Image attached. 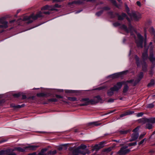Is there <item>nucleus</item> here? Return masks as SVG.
Here are the masks:
<instances>
[{
  "label": "nucleus",
  "instance_id": "f257e3e1",
  "mask_svg": "<svg viewBox=\"0 0 155 155\" xmlns=\"http://www.w3.org/2000/svg\"><path fill=\"white\" fill-rule=\"evenodd\" d=\"M126 82L122 81L117 82V84L113 87H111L107 91V94L108 96L111 97L113 95L114 91H118L121 88L123 84Z\"/></svg>",
  "mask_w": 155,
  "mask_h": 155
},
{
  "label": "nucleus",
  "instance_id": "f03ea898",
  "mask_svg": "<svg viewBox=\"0 0 155 155\" xmlns=\"http://www.w3.org/2000/svg\"><path fill=\"white\" fill-rule=\"evenodd\" d=\"M43 16V13L40 11L37 12L35 15L33 14H31L29 16H26L23 18V20L28 21V23H30L33 22V20H35L38 18L41 17Z\"/></svg>",
  "mask_w": 155,
  "mask_h": 155
},
{
  "label": "nucleus",
  "instance_id": "7ed1b4c3",
  "mask_svg": "<svg viewBox=\"0 0 155 155\" xmlns=\"http://www.w3.org/2000/svg\"><path fill=\"white\" fill-rule=\"evenodd\" d=\"M128 147V146L122 147L118 151L117 153V154L119 155H126L130 151V149H127Z\"/></svg>",
  "mask_w": 155,
  "mask_h": 155
},
{
  "label": "nucleus",
  "instance_id": "20e7f679",
  "mask_svg": "<svg viewBox=\"0 0 155 155\" xmlns=\"http://www.w3.org/2000/svg\"><path fill=\"white\" fill-rule=\"evenodd\" d=\"M86 152L85 151L83 150L78 147L73 150V155H74V154L78 155V154H81L83 155H85L87 153H90V152L89 150H86Z\"/></svg>",
  "mask_w": 155,
  "mask_h": 155
},
{
  "label": "nucleus",
  "instance_id": "39448f33",
  "mask_svg": "<svg viewBox=\"0 0 155 155\" xmlns=\"http://www.w3.org/2000/svg\"><path fill=\"white\" fill-rule=\"evenodd\" d=\"M137 36L139 40L137 41V46L138 47L140 48H143V37L140 34L138 33Z\"/></svg>",
  "mask_w": 155,
  "mask_h": 155
},
{
  "label": "nucleus",
  "instance_id": "423d86ee",
  "mask_svg": "<svg viewBox=\"0 0 155 155\" xmlns=\"http://www.w3.org/2000/svg\"><path fill=\"white\" fill-rule=\"evenodd\" d=\"M80 101L83 103L79 104L80 106H85L91 104V100L88 98H83Z\"/></svg>",
  "mask_w": 155,
  "mask_h": 155
},
{
  "label": "nucleus",
  "instance_id": "0eeeda50",
  "mask_svg": "<svg viewBox=\"0 0 155 155\" xmlns=\"http://www.w3.org/2000/svg\"><path fill=\"white\" fill-rule=\"evenodd\" d=\"M8 22L5 21V18H0V28H6L8 27Z\"/></svg>",
  "mask_w": 155,
  "mask_h": 155
},
{
  "label": "nucleus",
  "instance_id": "6e6552de",
  "mask_svg": "<svg viewBox=\"0 0 155 155\" xmlns=\"http://www.w3.org/2000/svg\"><path fill=\"white\" fill-rule=\"evenodd\" d=\"M91 104H94L98 103L100 101H102V99L99 96L95 97L93 99H91Z\"/></svg>",
  "mask_w": 155,
  "mask_h": 155
},
{
  "label": "nucleus",
  "instance_id": "1a4fd4ad",
  "mask_svg": "<svg viewBox=\"0 0 155 155\" xmlns=\"http://www.w3.org/2000/svg\"><path fill=\"white\" fill-rule=\"evenodd\" d=\"M135 20L137 21L141 18V15L139 13L136 14L134 12H132L131 14L130 15Z\"/></svg>",
  "mask_w": 155,
  "mask_h": 155
},
{
  "label": "nucleus",
  "instance_id": "9d476101",
  "mask_svg": "<svg viewBox=\"0 0 155 155\" xmlns=\"http://www.w3.org/2000/svg\"><path fill=\"white\" fill-rule=\"evenodd\" d=\"M139 137V134L138 132H135L133 133L131 136V138H130L129 141L131 142L137 140Z\"/></svg>",
  "mask_w": 155,
  "mask_h": 155
},
{
  "label": "nucleus",
  "instance_id": "9b49d317",
  "mask_svg": "<svg viewBox=\"0 0 155 155\" xmlns=\"http://www.w3.org/2000/svg\"><path fill=\"white\" fill-rule=\"evenodd\" d=\"M47 10L51 11L57 10L56 9L53 8L52 6H49L48 5H46L43 7L41 8L42 10Z\"/></svg>",
  "mask_w": 155,
  "mask_h": 155
},
{
  "label": "nucleus",
  "instance_id": "f8f14e48",
  "mask_svg": "<svg viewBox=\"0 0 155 155\" xmlns=\"http://www.w3.org/2000/svg\"><path fill=\"white\" fill-rule=\"evenodd\" d=\"M115 147V146H113L110 147L108 148H106L103 149L102 152L106 153H108L112 150Z\"/></svg>",
  "mask_w": 155,
  "mask_h": 155
},
{
  "label": "nucleus",
  "instance_id": "ddd939ff",
  "mask_svg": "<svg viewBox=\"0 0 155 155\" xmlns=\"http://www.w3.org/2000/svg\"><path fill=\"white\" fill-rule=\"evenodd\" d=\"M39 146H38L30 145L25 147V148L28 149L30 150H35Z\"/></svg>",
  "mask_w": 155,
  "mask_h": 155
},
{
  "label": "nucleus",
  "instance_id": "4468645a",
  "mask_svg": "<svg viewBox=\"0 0 155 155\" xmlns=\"http://www.w3.org/2000/svg\"><path fill=\"white\" fill-rule=\"evenodd\" d=\"M85 1H83L82 0H78L74 1L72 2H70L68 3V5H71L73 4H75L78 5H80L83 4L84 2Z\"/></svg>",
  "mask_w": 155,
  "mask_h": 155
},
{
  "label": "nucleus",
  "instance_id": "2eb2a0df",
  "mask_svg": "<svg viewBox=\"0 0 155 155\" xmlns=\"http://www.w3.org/2000/svg\"><path fill=\"white\" fill-rule=\"evenodd\" d=\"M135 58L137 66L140 67L141 62L140 61L139 57L137 55H135Z\"/></svg>",
  "mask_w": 155,
  "mask_h": 155
},
{
  "label": "nucleus",
  "instance_id": "dca6fc26",
  "mask_svg": "<svg viewBox=\"0 0 155 155\" xmlns=\"http://www.w3.org/2000/svg\"><path fill=\"white\" fill-rule=\"evenodd\" d=\"M149 58L150 61L152 62H155V58L153 56V52L150 53Z\"/></svg>",
  "mask_w": 155,
  "mask_h": 155
},
{
  "label": "nucleus",
  "instance_id": "f3484780",
  "mask_svg": "<svg viewBox=\"0 0 155 155\" xmlns=\"http://www.w3.org/2000/svg\"><path fill=\"white\" fill-rule=\"evenodd\" d=\"M153 126L152 124L150 122H147L146 124L145 128L148 129H151L153 128Z\"/></svg>",
  "mask_w": 155,
  "mask_h": 155
},
{
  "label": "nucleus",
  "instance_id": "a211bd4d",
  "mask_svg": "<svg viewBox=\"0 0 155 155\" xmlns=\"http://www.w3.org/2000/svg\"><path fill=\"white\" fill-rule=\"evenodd\" d=\"M139 122L142 124H144L148 122L147 118H143L139 120Z\"/></svg>",
  "mask_w": 155,
  "mask_h": 155
},
{
  "label": "nucleus",
  "instance_id": "6ab92c4d",
  "mask_svg": "<svg viewBox=\"0 0 155 155\" xmlns=\"http://www.w3.org/2000/svg\"><path fill=\"white\" fill-rule=\"evenodd\" d=\"M127 17V15L124 13H122L121 15H119L118 16V20H122L124 19V18Z\"/></svg>",
  "mask_w": 155,
  "mask_h": 155
},
{
  "label": "nucleus",
  "instance_id": "aec40b11",
  "mask_svg": "<svg viewBox=\"0 0 155 155\" xmlns=\"http://www.w3.org/2000/svg\"><path fill=\"white\" fill-rule=\"evenodd\" d=\"M148 57V55L147 51L144 52L142 54V57L144 60H147Z\"/></svg>",
  "mask_w": 155,
  "mask_h": 155
},
{
  "label": "nucleus",
  "instance_id": "412c9836",
  "mask_svg": "<svg viewBox=\"0 0 155 155\" xmlns=\"http://www.w3.org/2000/svg\"><path fill=\"white\" fill-rule=\"evenodd\" d=\"M148 122H150L151 124L155 123V117H151L147 118Z\"/></svg>",
  "mask_w": 155,
  "mask_h": 155
},
{
  "label": "nucleus",
  "instance_id": "4be33fe9",
  "mask_svg": "<svg viewBox=\"0 0 155 155\" xmlns=\"http://www.w3.org/2000/svg\"><path fill=\"white\" fill-rule=\"evenodd\" d=\"M26 148H25V147L24 148H22L20 147H16L15 148V150H18L20 152H24Z\"/></svg>",
  "mask_w": 155,
  "mask_h": 155
},
{
  "label": "nucleus",
  "instance_id": "5701e85b",
  "mask_svg": "<svg viewBox=\"0 0 155 155\" xmlns=\"http://www.w3.org/2000/svg\"><path fill=\"white\" fill-rule=\"evenodd\" d=\"M142 71H146L147 70V65L145 61H143V64H142Z\"/></svg>",
  "mask_w": 155,
  "mask_h": 155
},
{
  "label": "nucleus",
  "instance_id": "b1692460",
  "mask_svg": "<svg viewBox=\"0 0 155 155\" xmlns=\"http://www.w3.org/2000/svg\"><path fill=\"white\" fill-rule=\"evenodd\" d=\"M129 87L126 84H125L124 87L123 92L124 93H126L128 91Z\"/></svg>",
  "mask_w": 155,
  "mask_h": 155
},
{
  "label": "nucleus",
  "instance_id": "393cba45",
  "mask_svg": "<svg viewBox=\"0 0 155 155\" xmlns=\"http://www.w3.org/2000/svg\"><path fill=\"white\" fill-rule=\"evenodd\" d=\"M102 148H103V146H100L99 144H97L94 146V149L97 151Z\"/></svg>",
  "mask_w": 155,
  "mask_h": 155
},
{
  "label": "nucleus",
  "instance_id": "a878e982",
  "mask_svg": "<svg viewBox=\"0 0 155 155\" xmlns=\"http://www.w3.org/2000/svg\"><path fill=\"white\" fill-rule=\"evenodd\" d=\"M143 73L142 72H141L138 75V80L136 81V82L138 83L139 82L140 80L143 77Z\"/></svg>",
  "mask_w": 155,
  "mask_h": 155
},
{
  "label": "nucleus",
  "instance_id": "bb28decb",
  "mask_svg": "<svg viewBox=\"0 0 155 155\" xmlns=\"http://www.w3.org/2000/svg\"><path fill=\"white\" fill-rule=\"evenodd\" d=\"M133 113H134L133 111H130V112H127L124 114H122L120 115V117H123L124 116H125L126 115L132 114Z\"/></svg>",
  "mask_w": 155,
  "mask_h": 155
},
{
  "label": "nucleus",
  "instance_id": "cd10ccee",
  "mask_svg": "<svg viewBox=\"0 0 155 155\" xmlns=\"http://www.w3.org/2000/svg\"><path fill=\"white\" fill-rule=\"evenodd\" d=\"M90 125H94L95 126H98L100 125L101 124V123H97V122H93L89 124Z\"/></svg>",
  "mask_w": 155,
  "mask_h": 155
},
{
  "label": "nucleus",
  "instance_id": "c85d7f7f",
  "mask_svg": "<svg viewBox=\"0 0 155 155\" xmlns=\"http://www.w3.org/2000/svg\"><path fill=\"white\" fill-rule=\"evenodd\" d=\"M120 74H115L111 75L110 76L111 78H117L119 77Z\"/></svg>",
  "mask_w": 155,
  "mask_h": 155
},
{
  "label": "nucleus",
  "instance_id": "c756f323",
  "mask_svg": "<svg viewBox=\"0 0 155 155\" xmlns=\"http://www.w3.org/2000/svg\"><path fill=\"white\" fill-rule=\"evenodd\" d=\"M154 81L153 80H151L150 82L148 84L147 86L148 87H151L153 86L154 85Z\"/></svg>",
  "mask_w": 155,
  "mask_h": 155
},
{
  "label": "nucleus",
  "instance_id": "7c9ffc66",
  "mask_svg": "<svg viewBox=\"0 0 155 155\" xmlns=\"http://www.w3.org/2000/svg\"><path fill=\"white\" fill-rule=\"evenodd\" d=\"M120 28L121 29H124L125 31H126L127 32H128V31L127 28V27L125 25H123L120 27Z\"/></svg>",
  "mask_w": 155,
  "mask_h": 155
},
{
  "label": "nucleus",
  "instance_id": "2f4dec72",
  "mask_svg": "<svg viewBox=\"0 0 155 155\" xmlns=\"http://www.w3.org/2000/svg\"><path fill=\"white\" fill-rule=\"evenodd\" d=\"M80 149H81L83 150L85 149L86 147L87 146L84 144H81L80 146H79L78 147Z\"/></svg>",
  "mask_w": 155,
  "mask_h": 155
},
{
  "label": "nucleus",
  "instance_id": "473e14b6",
  "mask_svg": "<svg viewBox=\"0 0 155 155\" xmlns=\"http://www.w3.org/2000/svg\"><path fill=\"white\" fill-rule=\"evenodd\" d=\"M68 99L71 101H75L77 100V98L75 97H68Z\"/></svg>",
  "mask_w": 155,
  "mask_h": 155
},
{
  "label": "nucleus",
  "instance_id": "72a5a7b5",
  "mask_svg": "<svg viewBox=\"0 0 155 155\" xmlns=\"http://www.w3.org/2000/svg\"><path fill=\"white\" fill-rule=\"evenodd\" d=\"M137 142H134L129 143L128 144V146L130 147L132 146H135L137 145Z\"/></svg>",
  "mask_w": 155,
  "mask_h": 155
},
{
  "label": "nucleus",
  "instance_id": "f704fd0d",
  "mask_svg": "<svg viewBox=\"0 0 155 155\" xmlns=\"http://www.w3.org/2000/svg\"><path fill=\"white\" fill-rule=\"evenodd\" d=\"M129 131V130H121L120 131V132L121 134H126Z\"/></svg>",
  "mask_w": 155,
  "mask_h": 155
},
{
  "label": "nucleus",
  "instance_id": "c9c22d12",
  "mask_svg": "<svg viewBox=\"0 0 155 155\" xmlns=\"http://www.w3.org/2000/svg\"><path fill=\"white\" fill-rule=\"evenodd\" d=\"M21 93H19L17 94H14L13 95V96L15 97H18L21 95Z\"/></svg>",
  "mask_w": 155,
  "mask_h": 155
},
{
  "label": "nucleus",
  "instance_id": "e433bc0d",
  "mask_svg": "<svg viewBox=\"0 0 155 155\" xmlns=\"http://www.w3.org/2000/svg\"><path fill=\"white\" fill-rule=\"evenodd\" d=\"M48 101L49 102H55L57 101V100L56 98H51L49 99Z\"/></svg>",
  "mask_w": 155,
  "mask_h": 155
},
{
  "label": "nucleus",
  "instance_id": "4c0bfd02",
  "mask_svg": "<svg viewBox=\"0 0 155 155\" xmlns=\"http://www.w3.org/2000/svg\"><path fill=\"white\" fill-rule=\"evenodd\" d=\"M37 95L38 97H44L46 95V94L44 93H39L37 94Z\"/></svg>",
  "mask_w": 155,
  "mask_h": 155
},
{
  "label": "nucleus",
  "instance_id": "58836bf2",
  "mask_svg": "<svg viewBox=\"0 0 155 155\" xmlns=\"http://www.w3.org/2000/svg\"><path fill=\"white\" fill-rule=\"evenodd\" d=\"M112 3L116 7H118V6L117 5V3L115 0H110Z\"/></svg>",
  "mask_w": 155,
  "mask_h": 155
},
{
  "label": "nucleus",
  "instance_id": "ea45409f",
  "mask_svg": "<svg viewBox=\"0 0 155 155\" xmlns=\"http://www.w3.org/2000/svg\"><path fill=\"white\" fill-rule=\"evenodd\" d=\"M103 11L102 10H101L99 12H97L96 13V15L97 16H99L102 14L103 13Z\"/></svg>",
  "mask_w": 155,
  "mask_h": 155
},
{
  "label": "nucleus",
  "instance_id": "a19ab883",
  "mask_svg": "<svg viewBox=\"0 0 155 155\" xmlns=\"http://www.w3.org/2000/svg\"><path fill=\"white\" fill-rule=\"evenodd\" d=\"M113 25L115 27H117L120 25V24L118 22H116L113 24Z\"/></svg>",
  "mask_w": 155,
  "mask_h": 155
},
{
  "label": "nucleus",
  "instance_id": "79ce46f5",
  "mask_svg": "<svg viewBox=\"0 0 155 155\" xmlns=\"http://www.w3.org/2000/svg\"><path fill=\"white\" fill-rule=\"evenodd\" d=\"M149 31L151 33H154V29L153 27H151L150 28Z\"/></svg>",
  "mask_w": 155,
  "mask_h": 155
},
{
  "label": "nucleus",
  "instance_id": "37998d69",
  "mask_svg": "<svg viewBox=\"0 0 155 155\" xmlns=\"http://www.w3.org/2000/svg\"><path fill=\"white\" fill-rule=\"evenodd\" d=\"M154 105L152 104H149L147 105V107L148 108H152L153 107Z\"/></svg>",
  "mask_w": 155,
  "mask_h": 155
},
{
  "label": "nucleus",
  "instance_id": "c03bdc74",
  "mask_svg": "<svg viewBox=\"0 0 155 155\" xmlns=\"http://www.w3.org/2000/svg\"><path fill=\"white\" fill-rule=\"evenodd\" d=\"M125 7L126 11L128 14V12H129L130 9L126 4H125Z\"/></svg>",
  "mask_w": 155,
  "mask_h": 155
},
{
  "label": "nucleus",
  "instance_id": "a18cd8bd",
  "mask_svg": "<svg viewBox=\"0 0 155 155\" xmlns=\"http://www.w3.org/2000/svg\"><path fill=\"white\" fill-rule=\"evenodd\" d=\"M22 105H21H21H18L16 106H13V104L11 105V106L12 107H15L16 108H21V107H22Z\"/></svg>",
  "mask_w": 155,
  "mask_h": 155
},
{
  "label": "nucleus",
  "instance_id": "49530a36",
  "mask_svg": "<svg viewBox=\"0 0 155 155\" xmlns=\"http://www.w3.org/2000/svg\"><path fill=\"white\" fill-rule=\"evenodd\" d=\"M146 138H144L139 143V145H140L142 143H143L145 141L146 142Z\"/></svg>",
  "mask_w": 155,
  "mask_h": 155
},
{
  "label": "nucleus",
  "instance_id": "de8ad7c7",
  "mask_svg": "<svg viewBox=\"0 0 155 155\" xmlns=\"http://www.w3.org/2000/svg\"><path fill=\"white\" fill-rule=\"evenodd\" d=\"M110 9V8L108 7H104L102 8V10L103 11L105 10V11H107L108 10Z\"/></svg>",
  "mask_w": 155,
  "mask_h": 155
},
{
  "label": "nucleus",
  "instance_id": "09e8293b",
  "mask_svg": "<svg viewBox=\"0 0 155 155\" xmlns=\"http://www.w3.org/2000/svg\"><path fill=\"white\" fill-rule=\"evenodd\" d=\"M143 114L142 112L138 113L137 114V116L138 117H141L143 115Z\"/></svg>",
  "mask_w": 155,
  "mask_h": 155
},
{
  "label": "nucleus",
  "instance_id": "8fccbe9b",
  "mask_svg": "<svg viewBox=\"0 0 155 155\" xmlns=\"http://www.w3.org/2000/svg\"><path fill=\"white\" fill-rule=\"evenodd\" d=\"M145 134L146 133H144L142 134H141L139 136V139H142L145 136Z\"/></svg>",
  "mask_w": 155,
  "mask_h": 155
},
{
  "label": "nucleus",
  "instance_id": "3c124183",
  "mask_svg": "<svg viewBox=\"0 0 155 155\" xmlns=\"http://www.w3.org/2000/svg\"><path fill=\"white\" fill-rule=\"evenodd\" d=\"M138 129H139V128H138V127H137L135 128L133 130V131L134 133L138 132L137 131L138 130Z\"/></svg>",
  "mask_w": 155,
  "mask_h": 155
},
{
  "label": "nucleus",
  "instance_id": "603ef678",
  "mask_svg": "<svg viewBox=\"0 0 155 155\" xmlns=\"http://www.w3.org/2000/svg\"><path fill=\"white\" fill-rule=\"evenodd\" d=\"M106 87L105 86L97 88V89L99 90H101L106 88Z\"/></svg>",
  "mask_w": 155,
  "mask_h": 155
},
{
  "label": "nucleus",
  "instance_id": "864d4df0",
  "mask_svg": "<svg viewBox=\"0 0 155 155\" xmlns=\"http://www.w3.org/2000/svg\"><path fill=\"white\" fill-rule=\"evenodd\" d=\"M60 7V6L58 4H56L54 6H52V7L53 8H54L56 7V8H59Z\"/></svg>",
  "mask_w": 155,
  "mask_h": 155
},
{
  "label": "nucleus",
  "instance_id": "5fc2aeb1",
  "mask_svg": "<svg viewBox=\"0 0 155 155\" xmlns=\"http://www.w3.org/2000/svg\"><path fill=\"white\" fill-rule=\"evenodd\" d=\"M21 95H22V99H25L26 98V96L23 94L22 93H21Z\"/></svg>",
  "mask_w": 155,
  "mask_h": 155
},
{
  "label": "nucleus",
  "instance_id": "6e6d98bb",
  "mask_svg": "<svg viewBox=\"0 0 155 155\" xmlns=\"http://www.w3.org/2000/svg\"><path fill=\"white\" fill-rule=\"evenodd\" d=\"M137 5L139 7H141V3L139 1H137L136 2Z\"/></svg>",
  "mask_w": 155,
  "mask_h": 155
},
{
  "label": "nucleus",
  "instance_id": "4d7b16f0",
  "mask_svg": "<svg viewBox=\"0 0 155 155\" xmlns=\"http://www.w3.org/2000/svg\"><path fill=\"white\" fill-rule=\"evenodd\" d=\"M104 142L102 141L101 142L98 144L100 145V146H103V147H104Z\"/></svg>",
  "mask_w": 155,
  "mask_h": 155
},
{
  "label": "nucleus",
  "instance_id": "13d9d810",
  "mask_svg": "<svg viewBox=\"0 0 155 155\" xmlns=\"http://www.w3.org/2000/svg\"><path fill=\"white\" fill-rule=\"evenodd\" d=\"M114 99L110 98L108 100L107 102H114Z\"/></svg>",
  "mask_w": 155,
  "mask_h": 155
},
{
  "label": "nucleus",
  "instance_id": "bf43d9fd",
  "mask_svg": "<svg viewBox=\"0 0 155 155\" xmlns=\"http://www.w3.org/2000/svg\"><path fill=\"white\" fill-rule=\"evenodd\" d=\"M83 1H85L87 2H94L95 0H82Z\"/></svg>",
  "mask_w": 155,
  "mask_h": 155
},
{
  "label": "nucleus",
  "instance_id": "052dcab7",
  "mask_svg": "<svg viewBox=\"0 0 155 155\" xmlns=\"http://www.w3.org/2000/svg\"><path fill=\"white\" fill-rule=\"evenodd\" d=\"M5 151L3 150L0 151V155L5 154Z\"/></svg>",
  "mask_w": 155,
  "mask_h": 155
},
{
  "label": "nucleus",
  "instance_id": "680f3d73",
  "mask_svg": "<svg viewBox=\"0 0 155 155\" xmlns=\"http://www.w3.org/2000/svg\"><path fill=\"white\" fill-rule=\"evenodd\" d=\"M55 96L57 98H62L63 97L58 95H56Z\"/></svg>",
  "mask_w": 155,
  "mask_h": 155
},
{
  "label": "nucleus",
  "instance_id": "e2e57ef3",
  "mask_svg": "<svg viewBox=\"0 0 155 155\" xmlns=\"http://www.w3.org/2000/svg\"><path fill=\"white\" fill-rule=\"evenodd\" d=\"M45 155V154L43 152H41V151L40 153H39L38 154V155Z\"/></svg>",
  "mask_w": 155,
  "mask_h": 155
},
{
  "label": "nucleus",
  "instance_id": "0e129e2a",
  "mask_svg": "<svg viewBox=\"0 0 155 155\" xmlns=\"http://www.w3.org/2000/svg\"><path fill=\"white\" fill-rule=\"evenodd\" d=\"M47 150V149L46 148L43 149L41 150V151L44 153Z\"/></svg>",
  "mask_w": 155,
  "mask_h": 155
},
{
  "label": "nucleus",
  "instance_id": "69168bd1",
  "mask_svg": "<svg viewBox=\"0 0 155 155\" xmlns=\"http://www.w3.org/2000/svg\"><path fill=\"white\" fill-rule=\"evenodd\" d=\"M61 1V0H53V2H58Z\"/></svg>",
  "mask_w": 155,
  "mask_h": 155
},
{
  "label": "nucleus",
  "instance_id": "338daca9",
  "mask_svg": "<svg viewBox=\"0 0 155 155\" xmlns=\"http://www.w3.org/2000/svg\"><path fill=\"white\" fill-rule=\"evenodd\" d=\"M133 81H134L133 80H129V81H126V82L129 83H131L132 82H133Z\"/></svg>",
  "mask_w": 155,
  "mask_h": 155
},
{
  "label": "nucleus",
  "instance_id": "774afa93",
  "mask_svg": "<svg viewBox=\"0 0 155 155\" xmlns=\"http://www.w3.org/2000/svg\"><path fill=\"white\" fill-rule=\"evenodd\" d=\"M57 152L56 150H54L52 151V154H55Z\"/></svg>",
  "mask_w": 155,
  "mask_h": 155
}]
</instances>
